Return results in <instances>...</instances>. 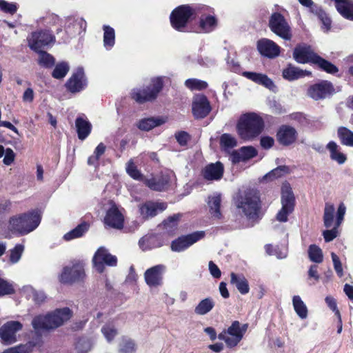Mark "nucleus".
I'll return each mask as SVG.
<instances>
[{
    "label": "nucleus",
    "mask_w": 353,
    "mask_h": 353,
    "mask_svg": "<svg viewBox=\"0 0 353 353\" xmlns=\"http://www.w3.org/2000/svg\"><path fill=\"white\" fill-rule=\"evenodd\" d=\"M233 201L238 214L245 216L252 225L262 219L261 200L255 190H239L234 196Z\"/></svg>",
    "instance_id": "f257e3e1"
},
{
    "label": "nucleus",
    "mask_w": 353,
    "mask_h": 353,
    "mask_svg": "<svg viewBox=\"0 0 353 353\" xmlns=\"http://www.w3.org/2000/svg\"><path fill=\"white\" fill-rule=\"evenodd\" d=\"M263 119L255 112H247L239 117L236 123V132L239 137L250 141L258 137L263 131Z\"/></svg>",
    "instance_id": "f03ea898"
},
{
    "label": "nucleus",
    "mask_w": 353,
    "mask_h": 353,
    "mask_svg": "<svg viewBox=\"0 0 353 353\" xmlns=\"http://www.w3.org/2000/svg\"><path fill=\"white\" fill-rule=\"evenodd\" d=\"M168 79V78L165 76L152 78L150 85L132 89L130 93L131 99L139 104L154 101L163 90L165 80Z\"/></svg>",
    "instance_id": "7ed1b4c3"
},
{
    "label": "nucleus",
    "mask_w": 353,
    "mask_h": 353,
    "mask_svg": "<svg viewBox=\"0 0 353 353\" xmlns=\"http://www.w3.org/2000/svg\"><path fill=\"white\" fill-rule=\"evenodd\" d=\"M71 315L72 312L68 307L57 309L46 315L35 316L32 325L36 330L55 329L70 319Z\"/></svg>",
    "instance_id": "20e7f679"
},
{
    "label": "nucleus",
    "mask_w": 353,
    "mask_h": 353,
    "mask_svg": "<svg viewBox=\"0 0 353 353\" xmlns=\"http://www.w3.org/2000/svg\"><path fill=\"white\" fill-rule=\"evenodd\" d=\"M41 214L37 210L12 216L9 221V229L21 235H26L34 231L40 224Z\"/></svg>",
    "instance_id": "39448f33"
},
{
    "label": "nucleus",
    "mask_w": 353,
    "mask_h": 353,
    "mask_svg": "<svg viewBox=\"0 0 353 353\" xmlns=\"http://www.w3.org/2000/svg\"><path fill=\"white\" fill-rule=\"evenodd\" d=\"M194 14V10L189 5L178 6L172 10L170 16L172 27L179 32H184L191 17Z\"/></svg>",
    "instance_id": "423d86ee"
},
{
    "label": "nucleus",
    "mask_w": 353,
    "mask_h": 353,
    "mask_svg": "<svg viewBox=\"0 0 353 353\" xmlns=\"http://www.w3.org/2000/svg\"><path fill=\"white\" fill-rule=\"evenodd\" d=\"M270 30L285 41L292 39V34L291 27L283 14L278 12H273L268 21Z\"/></svg>",
    "instance_id": "0eeeda50"
},
{
    "label": "nucleus",
    "mask_w": 353,
    "mask_h": 353,
    "mask_svg": "<svg viewBox=\"0 0 353 353\" xmlns=\"http://www.w3.org/2000/svg\"><path fill=\"white\" fill-rule=\"evenodd\" d=\"M281 209L276 214V220L286 222L288 216L294 209L295 198L289 184H283L281 188Z\"/></svg>",
    "instance_id": "6e6552de"
},
{
    "label": "nucleus",
    "mask_w": 353,
    "mask_h": 353,
    "mask_svg": "<svg viewBox=\"0 0 353 353\" xmlns=\"http://www.w3.org/2000/svg\"><path fill=\"white\" fill-rule=\"evenodd\" d=\"M85 276L84 263L82 261H77L73 262L71 267L63 268L59 280L63 283L71 284L83 281Z\"/></svg>",
    "instance_id": "1a4fd4ad"
},
{
    "label": "nucleus",
    "mask_w": 353,
    "mask_h": 353,
    "mask_svg": "<svg viewBox=\"0 0 353 353\" xmlns=\"http://www.w3.org/2000/svg\"><path fill=\"white\" fill-rule=\"evenodd\" d=\"M87 86L88 79L83 67H78L65 83V88L72 94L79 93Z\"/></svg>",
    "instance_id": "9d476101"
},
{
    "label": "nucleus",
    "mask_w": 353,
    "mask_h": 353,
    "mask_svg": "<svg viewBox=\"0 0 353 353\" xmlns=\"http://www.w3.org/2000/svg\"><path fill=\"white\" fill-rule=\"evenodd\" d=\"M92 263L96 270L102 273L105 270V265L114 267L117 264V258L111 254L104 247H100L94 253Z\"/></svg>",
    "instance_id": "9b49d317"
},
{
    "label": "nucleus",
    "mask_w": 353,
    "mask_h": 353,
    "mask_svg": "<svg viewBox=\"0 0 353 353\" xmlns=\"http://www.w3.org/2000/svg\"><path fill=\"white\" fill-rule=\"evenodd\" d=\"M28 46L33 51L41 50L43 48L55 41L54 36L48 30H39L32 32L28 37Z\"/></svg>",
    "instance_id": "f8f14e48"
},
{
    "label": "nucleus",
    "mask_w": 353,
    "mask_h": 353,
    "mask_svg": "<svg viewBox=\"0 0 353 353\" xmlns=\"http://www.w3.org/2000/svg\"><path fill=\"white\" fill-rule=\"evenodd\" d=\"M110 208L104 217V223L110 228L121 230L124 225V216L112 201H109Z\"/></svg>",
    "instance_id": "ddd939ff"
},
{
    "label": "nucleus",
    "mask_w": 353,
    "mask_h": 353,
    "mask_svg": "<svg viewBox=\"0 0 353 353\" xmlns=\"http://www.w3.org/2000/svg\"><path fill=\"white\" fill-rule=\"evenodd\" d=\"M205 236V232L196 231L191 234L184 235L174 240L171 244V249L174 252H182L190 246L203 239Z\"/></svg>",
    "instance_id": "4468645a"
},
{
    "label": "nucleus",
    "mask_w": 353,
    "mask_h": 353,
    "mask_svg": "<svg viewBox=\"0 0 353 353\" xmlns=\"http://www.w3.org/2000/svg\"><path fill=\"white\" fill-rule=\"evenodd\" d=\"M166 271V266L163 264L152 266L144 273V279L150 287H157L163 284V274Z\"/></svg>",
    "instance_id": "2eb2a0df"
},
{
    "label": "nucleus",
    "mask_w": 353,
    "mask_h": 353,
    "mask_svg": "<svg viewBox=\"0 0 353 353\" xmlns=\"http://www.w3.org/2000/svg\"><path fill=\"white\" fill-rule=\"evenodd\" d=\"M19 321H8L0 327V338L2 343L10 345L17 341L16 333L22 329Z\"/></svg>",
    "instance_id": "dca6fc26"
},
{
    "label": "nucleus",
    "mask_w": 353,
    "mask_h": 353,
    "mask_svg": "<svg viewBox=\"0 0 353 353\" xmlns=\"http://www.w3.org/2000/svg\"><path fill=\"white\" fill-rule=\"evenodd\" d=\"M139 212L144 219L154 217L159 212H162L167 208V203L164 202H154L148 201L139 205Z\"/></svg>",
    "instance_id": "f3484780"
},
{
    "label": "nucleus",
    "mask_w": 353,
    "mask_h": 353,
    "mask_svg": "<svg viewBox=\"0 0 353 353\" xmlns=\"http://www.w3.org/2000/svg\"><path fill=\"white\" fill-rule=\"evenodd\" d=\"M192 113L196 119H203L211 111L209 100L204 94H198L194 97L192 102Z\"/></svg>",
    "instance_id": "a211bd4d"
},
{
    "label": "nucleus",
    "mask_w": 353,
    "mask_h": 353,
    "mask_svg": "<svg viewBox=\"0 0 353 353\" xmlns=\"http://www.w3.org/2000/svg\"><path fill=\"white\" fill-rule=\"evenodd\" d=\"M259 53L265 57L274 59L280 54L281 48L272 40L263 38L258 40L256 43Z\"/></svg>",
    "instance_id": "6ab92c4d"
},
{
    "label": "nucleus",
    "mask_w": 353,
    "mask_h": 353,
    "mask_svg": "<svg viewBox=\"0 0 353 353\" xmlns=\"http://www.w3.org/2000/svg\"><path fill=\"white\" fill-rule=\"evenodd\" d=\"M243 76L255 83L265 87L273 92H277V87L274 84V81L265 74L245 71L243 72Z\"/></svg>",
    "instance_id": "aec40b11"
},
{
    "label": "nucleus",
    "mask_w": 353,
    "mask_h": 353,
    "mask_svg": "<svg viewBox=\"0 0 353 353\" xmlns=\"http://www.w3.org/2000/svg\"><path fill=\"white\" fill-rule=\"evenodd\" d=\"M224 166L220 161L208 164L202 170L203 177L207 181H219L223 177Z\"/></svg>",
    "instance_id": "412c9836"
},
{
    "label": "nucleus",
    "mask_w": 353,
    "mask_h": 353,
    "mask_svg": "<svg viewBox=\"0 0 353 353\" xmlns=\"http://www.w3.org/2000/svg\"><path fill=\"white\" fill-rule=\"evenodd\" d=\"M334 91L332 85L327 81H322L310 87V97L315 99H323L332 94Z\"/></svg>",
    "instance_id": "4be33fe9"
},
{
    "label": "nucleus",
    "mask_w": 353,
    "mask_h": 353,
    "mask_svg": "<svg viewBox=\"0 0 353 353\" xmlns=\"http://www.w3.org/2000/svg\"><path fill=\"white\" fill-rule=\"evenodd\" d=\"M310 64H313L318 68L332 74L337 73L339 71L336 65L312 50H310Z\"/></svg>",
    "instance_id": "5701e85b"
},
{
    "label": "nucleus",
    "mask_w": 353,
    "mask_h": 353,
    "mask_svg": "<svg viewBox=\"0 0 353 353\" xmlns=\"http://www.w3.org/2000/svg\"><path fill=\"white\" fill-rule=\"evenodd\" d=\"M296 134L294 128L284 125L281 126L277 132V140L283 145H289L295 141Z\"/></svg>",
    "instance_id": "b1692460"
},
{
    "label": "nucleus",
    "mask_w": 353,
    "mask_h": 353,
    "mask_svg": "<svg viewBox=\"0 0 353 353\" xmlns=\"http://www.w3.org/2000/svg\"><path fill=\"white\" fill-rule=\"evenodd\" d=\"M221 194L219 192H214L208 196V205L209 212L212 216L216 219H220L222 217L221 211Z\"/></svg>",
    "instance_id": "393cba45"
},
{
    "label": "nucleus",
    "mask_w": 353,
    "mask_h": 353,
    "mask_svg": "<svg viewBox=\"0 0 353 353\" xmlns=\"http://www.w3.org/2000/svg\"><path fill=\"white\" fill-rule=\"evenodd\" d=\"M227 332L231 337V339H227V346L229 347H233L237 345L243 338L240 323L237 321H235L232 323V325L228 328Z\"/></svg>",
    "instance_id": "a878e982"
},
{
    "label": "nucleus",
    "mask_w": 353,
    "mask_h": 353,
    "mask_svg": "<svg viewBox=\"0 0 353 353\" xmlns=\"http://www.w3.org/2000/svg\"><path fill=\"white\" fill-rule=\"evenodd\" d=\"M143 183L152 190L161 192L167 188L169 183V178L168 176L163 175L150 179L145 178Z\"/></svg>",
    "instance_id": "bb28decb"
},
{
    "label": "nucleus",
    "mask_w": 353,
    "mask_h": 353,
    "mask_svg": "<svg viewBox=\"0 0 353 353\" xmlns=\"http://www.w3.org/2000/svg\"><path fill=\"white\" fill-rule=\"evenodd\" d=\"M165 121L160 117H151L140 119L136 126L141 131H150L153 128L163 124Z\"/></svg>",
    "instance_id": "cd10ccee"
},
{
    "label": "nucleus",
    "mask_w": 353,
    "mask_h": 353,
    "mask_svg": "<svg viewBox=\"0 0 353 353\" xmlns=\"http://www.w3.org/2000/svg\"><path fill=\"white\" fill-rule=\"evenodd\" d=\"M75 127L79 139L83 141L90 134L92 130V124L86 119L82 117H77L75 120Z\"/></svg>",
    "instance_id": "c85d7f7f"
},
{
    "label": "nucleus",
    "mask_w": 353,
    "mask_h": 353,
    "mask_svg": "<svg viewBox=\"0 0 353 353\" xmlns=\"http://www.w3.org/2000/svg\"><path fill=\"white\" fill-rule=\"evenodd\" d=\"M282 74L285 79L292 81L308 76L309 71L303 70L292 64H288V66L283 69Z\"/></svg>",
    "instance_id": "c756f323"
},
{
    "label": "nucleus",
    "mask_w": 353,
    "mask_h": 353,
    "mask_svg": "<svg viewBox=\"0 0 353 353\" xmlns=\"http://www.w3.org/2000/svg\"><path fill=\"white\" fill-rule=\"evenodd\" d=\"M310 12L314 13L318 19L321 21L322 26L321 29L325 32H327L331 29L332 21L328 15L321 8H319L310 0Z\"/></svg>",
    "instance_id": "7c9ffc66"
},
{
    "label": "nucleus",
    "mask_w": 353,
    "mask_h": 353,
    "mask_svg": "<svg viewBox=\"0 0 353 353\" xmlns=\"http://www.w3.org/2000/svg\"><path fill=\"white\" fill-rule=\"evenodd\" d=\"M337 11L345 19L353 21V1L338 0L335 5Z\"/></svg>",
    "instance_id": "2f4dec72"
},
{
    "label": "nucleus",
    "mask_w": 353,
    "mask_h": 353,
    "mask_svg": "<svg viewBox=\"0 0 353 353\" xmlns=\"http://www.w3.org/2000/svg\"><path fill=\"white\" fill-rule=\"evenodd\" d=\"M139 245L142 250L145 251L160 248L163 245V242L157 236H148L141 238L139 241Z\"/></svg>",
    "instance_id": "473e14b6"
},
{
    "label": "nucleus",
    "mask_w": 353,
    "mask_h": 353,
    "mask_svg": "<svg viewBox=\"0 0 353 353\" xmlns=\"http://www.w3.org/2000/svg\"><path fill=\"white\" fill-rule=\"evenodd\" d=\"M217 19L212 15H202L199 20V28L202 32L209 33L215 30Z\"/></svg>",
    "instance_id": "72a5a7b5"
},
{
    "label": "nucleus",
    "mask_w": 353,
    "mask_h": 353,
    "mask_svg": "<svg viewBox=\"0 0 353 353\" xmlns=\"http://www.w3.org/2000/svg\"><path fill=\"white\" fill-rule=\"evenodd\" d=\"M326 148L330 153V159L332 160L336 161L340 165L345 163L347 160V157L345 154L339 151V147L336 143L332 141H330Z\"/></svg>",
    "instance_id": "f704fd0d"
},
{
    "label": "nucleus",
    "mask_w": 353,
    "mask_h": 353,
    "mask_svg": "<svg viewBox=\"0 0 353 353\" xmlns=\"http://www.w3.org/2000/svg\"><path fill=\"white\" fill-rule=\"evenodd\" d=\"M293 57L299 63H306L309 62V46L297 45L293 52Z\"/></svg>",
    "instance_id": "c9c22d12"
},
{
    "label": "nucleus",
    "mask_w": 353,
    "mask_h": 353,
    "mask_svg": "<svg viewBox=\"0 0 353 353\" xmlns=\"http://www.w3.org/2000/svg\"><path fill=\"white\" fill-rule=\"evenodd\" d=\"M230 276L231 283L236 286V288L241 294H246L249 292L250 288L248 281L243 276L238 275L233 272L231 274Z\"/></svg>",
    "instance_id": "e433bc0d"
},
{
    "label": "nucleus",
    "mask_w": 353,
    "mask_h": 353,
    "mask_svg": "<svg viewBox=\"0 0 353 353\" xmlns=\"http://www.w3.org/2000/svg\"><path fill=\"white\" fill-rule=\"evenodd\" d=\"M88 228L89 225L87 223H81L74 229L65 234L63 238L66 241L80 238L88 230Z\"/></svg>",
    "instance_id": "4c0bfd02"
},
{
    "label": "nucleus",
    "mask_w": 353,
    "mask_h": 353,
    "mask_svg": "<svg viewBox=\"0 0 353 353\" xmlns=\"http://www.w3.org/2000/svg\"><path fill=\"white\" fill-rule=\"evenodd\" d=\"M103 46L104 48L110 50H111L115 43V32L113 28L108 25L103 26Z\"/></svg>",
    "instance_id": "58836bf2"
},
{
    "label": "nucleus",
    "mask_w": 353,
    "mask_h": 353,
    "mask_svg": "<svg viewBox=\"0 0 353 353\" xmlns=\"http://www.w3.org/2000/svg\"><path fill=\"white\" fill-rule=\"evenodd\" d=\"M214 307V301L212 298H205L201 300L194 308V312L199 315H205L210 312Z\"/></svg>",
    "instance_id": "ea45409f"
},
{
    "label": "nucleus",
    "mask_w": 353,
    "mask_h": 353,
    "mask_svg": "<svg viewBox=\"0 0 353 353\" xmlns=\"http://www.w3.org/2000/svg\"><path fill=\"white\" fill-rule=\"evenodd\" d=\"M337 134L343 145L353 147V132L345 127H340L338 128Z\"/></svg>",
    "instance_id": "a19ab883"
},
{
    "label": "nucleus",
    "mask_w": 353,
    "mask_h": 353,
    "mask_svg": "<svg viewBox=\"0 0 353 353\" xmlns=\"http://www.w3.org/2000/svg\"><path fill=\"white\" fill-rule=\"evenodd\" d=\"M39 54L38 63L43 68H51L55 64V59L52 55L44 50L35 51Z\"/></svg>",
    "instance_id": "79ce46f5"
},
{
    "label": "nucleus",
    "mask_w": 353,
    "mask_h": 353,
    "mask_svg": "<svg viewBox=\"0 0 353 353\" xmlns=\"http://www.w3.org/2000/svg\"><path fill=\"white\" fill-rule=\"evenodd\" d=\"M137 345L134 340L123 337L119 346V353H136Z\"/></svg>",
    "instance_id": "37998d69"
},
{
    "label": "nucleus",
    "mask_w": 353,
    "mask_h": 353,
    "mask_svg": "<svg viewBox=\"0 0 353 353\" xmlns=\"http://www.w3.org/2000/svg\"><path fill=\"white\" fill-rule=\"evenodd\" d=\"M292 304L297 315L301 319H305L307 315V309L299 296L296 295L293 296Z\"/></svg>",
    "instance_id": "c03bdc74"
},
{
    "label": "nucleus",
    "mask_w": 353,
    "mask_h": 353,
    "mask_svg": "<svg viewBox=\"0 0 353 353\" xmlns=\"http://www.w3.org/2000/svg\"><path fill=\"white\" fill-rule=\"evenodd\" d=\"M219 143L221 148L225 150H229L237 145L236 138L230 134L224 133L220 137Z\"/></svg>",
    "instance_id": "a18cd8bd"
},
{
    "label": "nucleus",
    "mask_w": 353,
    "mask_h": 353,
    "mask_svg": "<svg viewBox=\"0 0 353 353\" xmlns=\"http://www.w3.org/2000/svg\"><path fill=\"white\" fill-rule=\"evenodd\" d=\"M69 70H70L69 64L65 61H62V62L58 63L55 65V67L52 72V76L53 78H54L56 79H62L66 76V74H68Z\"/></svg>",
    "instance_id": "49530a36"
},
{
    "label": "nucleus",
    "mask_w": 353,
    "mask_h": 353,
    "mask_svg": "<svg viewBox=\"0 0 353 353\" xmlns=\"http://www.w3.org/2000/svg\"><path fill=\"white\" fill-rule=\"evenodd\" d=\"M101 333L108 343H111L118 334L117 329L112 323H105L101 329Z\"/></svg>",
    "instance_id": "de8ad7c7"
},
{
    "label": "nucleus",
    "mask_w": 353,
    "mask_h": 353,
    "mask_svg": "<svg viewBox=\"0 0 353 353\" xmlns=\"http://www.w3.org/2000/svg\"><path fill=\"white\" fill-rule=\"evenodd\" d=\"M181 216V215L180 214H176L163 221V228L166 230L168 233L172 234L177 228Z\"/></svg>",
    "instance_id": "09e8293b"
},
{
    "label": "nucleus",
    "mask_w": 353,
    "mask_h": 353,
    "mask_svg": "<svg viewBox=\"0 0 353 353\" xmlns=\"http://www.w3.org/2000/svg\"><path fill=\"white\" fill-rule=\"evenodd\" d=\"M93 343L87 338L79 339L75 345L76 353H88L92 347Z\"/></svg>",
    "instance_id": "8fccbe9b"
},
{
    "label": "nucleus",
    "mask_w": 353,
    "mask_h": 353,
    "mask_svg": "<svg viewBox=\"0 0 353 353\" xmlns=\"http://www.w3.org/2000/svg\"><path fill=\"white\" fill-rule=\"evenodd\" d=\"M186 88L191 90H203L208 87V83L198 79H188L184 83Z\"/></svg>",
    "instance_id": "3c124183"
},
{
    "label": "nucleus",
    "mask_w": 353,
    "mask_h": 353,
    "mask_svg": "<svg viewBox=\"0 0 353 353\" xmlns=\"http://www.w3.org/2000/svg\"><path fill=\"white\" fill-rule=\"evenodd\" d=\"M24 289L26 292L32 294L33 301L36 304H42L47 299L46 293L42 290H37L30 285L26 286Z\"/></svg>",
    "instance_id": "603ef678"
},
{
    "label": "nucleus",
    "mask_w": 353,
    "mask_h": 353,
    "mask_svg": "<svg viewBox=\"0 0 353 353\" xmlns=\"http://www.w3.org/2000/svg\"><path fill=\"white\" fill-rule=\"evenodd\" d=\"M334 207L327 204L324 210L323 222L326 228H331L334 224Z\"/></svg>",
    "instance_id": "864d4df0"
},
{
    "label": "nucleus",
    "mask_w": 353,
    "mask_h": 353,
    "mask_svg": "<svg viewBox=\"0 0 353 353\" xmlns=\"http://www.w3.org/2000/svg\"><path fill=\"white\" fill-rule=\"evenodd\" d=\"M257 150L251 145L243 146L239 150V159L242 161H245L252 159L257 155Z\"/></svg>",
    "instance_id": "5fc2aeb1"
},
{
    "label": "nucleus",
    "mask_w": 353,
    "mask_h": 353,
    "mask_svg": "<svg viewBox=\"0 0 353 353\" xmlns=\"http://www.w3.org/2000/svg\"><path fill=\"white\" fill-rule=\"evenodd\" d=\"M127 173L134 179L144 181V177L141 172L137 169L132 160L128 162L126 165Z\"/></svg>",
    "instance_id": "6e6d98bb"
},
{
    "label": "nucleus",
    "mask_w": 353,
    "mask_h": 353,
    "mask_svg": "<svg viewBox=\"0 0 353 353\" xmlns=\"http://www.w3.org/2000/svg\"><path fill=\"white\" fill-rule=\"evenodd\" d=\"M288 172V168L285 165H280L273 169L264 176L265 179L273 180L283 176Z\"/></svg>",
    "instance_id": "4d7b16f0"
},
{
    "label": "nucleus",
    "mask_w": 353,
    "mask_h": 353,
    "mask_svg": "<svg viewBox=\"0 0 353 353\" xmlns=\"http://www.w3.org/2000/svg\"><path fill=\"white\" fill-rule=\"evenodd\" d=\"M323 261L322 250L316 245H310V261L321 263Z\"/></svg>",
    "instance_id": "13d9d810"
},
{
    "label": "nucleus",
    "mask_w": 353,
    "mask_h": 353,
    "mask_svg": "<svg viewBox=\"0 0 353 353\" xmlns=\"http://www.w3.org/2000/svg\"><path fill=\"white\" fill-rule=\"evenodd\" d=\"M14 292L12 283L0 277V296L12 294Z\"/></svg>",
    "instance_id": "bf43d9fd"
},
{
    "label": "nucleus",
    "mask_w": 353,
    "mask_h": 353,
    "mask_svg": "<svg viewBox=\"0 0 353 353\" xmlns=\"http://www.w3.org/2000/svg\"><path fill=\"white\" fill-rule=\"evenodd\" d=\"M24 250V246L21 244H17L10 251V260L12 263H17L22 255Z\"/></svg>",
    "instance_id": "052dcab7"
},
{
    "label": "nucleus",
    "mask_w": 353,
    "mask_h": 353,
    "mask_svg": "<svg viewBox=\"0 0 353 353\" xmlns=\"http://www.w3.org/2000/svg\"><path fill=\"white\" fill-rule=\"evenodd\" d=\"M0 10L5 13L13 14L17 10V5L15 3L0 0Z\"/></svg>",
    "instance_id": "680f3d73"
},
{
    "label": "nucleus",
    "mask_w": 353,
    "mask_h": 353,
    "mask_svg": "<svg viewBox=\"0 0 353 353\" xmlns=\"http://www.w3.org/2000/svg\"><path fill=\"white\" fill-rule=\"evenodd\" d=\"M339 227L334 223L331 230H326L323 232V236L325 242H330L339 236Z\"/></svg>",
    "instance_id": "e2e57ef3"
},
{
    "label": "nucleus",
    "mask_w": 353,
    "mask_h": 353,
    "mask_svg": "<svg viewBox=\"0 0 353 353\" xmlns=\"http://www.w3.org/2000/svg\"><path fill=\"white\" fill-rule=\"evenodd\" d=\"M68 21L77 26L79 30L85 31L86 28V21L81 17H69Z\"/></svg>",
    "instance_id": "0e129e2a"
},
{
    "label": "nucleus",
    "mask_w": 353,
    "mask_h": 353,
    "mask_svg": "<svg viewBox=\"0 0 353 353\" xmlns=\"http://www.w3.org/2000/svg\"><path fill=\"white\" fill-rule=\"evenodd\" d=\"M175 138L180 145L185 146L190 139V136L185 131H179L175 134Z\"/></svg>",
    "instance_id": "69168bd1"
},
{
    "label": "nucleus",
    "mask_w": 353,
    "mask_h": 353,
    "mask_svg": "<svg viewBox=\"0 0 353 353\" xmlns=\"http://www.w3.org/2000/svg\"><path fill=\"white\" fill-rule=\"evenodd\" d=\"M15 154L11 148H6L3 162L6 165H11L14 161Z\"/></svg>",
    "instance_id": "338daca9"
},
{
    "label": "nucleus",
    "mask_w": 353,
    "mask_h": 353,
    "mask_svg": "<svg viewBox=\"0 0 353 353\" xmlns=\"http://www.w3.org/2000/svg\"><path fill=\"white\" fill-rule=\"evenodd\" d=\"M346 208L343 203H341L338 208L337 214H336V219L334 223L336 224V226H340L342 223L344 216L345 214Z\"/></svg>",
    "instance_id": "774afa93"
}]
</instances>
